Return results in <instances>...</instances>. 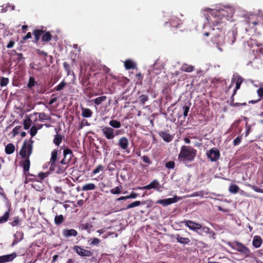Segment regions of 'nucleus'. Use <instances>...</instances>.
<instances>
[{
	"instance_id": "obj_1",
	"label": "nucleus",
	"mask_w": 263,
	"mask_h": 263,
	"mask_svg": "<svg viewBox=\"0 0 263 263\" xmlns=\"http://www.w3.org/2000/svg\"><path fill=\"white\" fill-rule=\"evenodd\" d=\"M210 10V9H208ZM210 14L205 16V20L209 24L217 26L225 23L232 17L234 11L232 7H224L220 9L211 10L209 11Z\"/></svg>"
},
{
	"instance_id": "obj_2",
	"label": "nucleus",
	"mask_w": 263,
	"mask_h": 263,
	"mask_svg": "<svg viewBox=\"0 0 263 263\" xmlns=\"http://www.w3.org/2000/svg\"><path fill=\"white\" fill-rule=\"evenodd\" d=\"M197 155V150L191 146L183 145L178 155V160L183 162H192Z\"/></svg>"
},
{
	"instance_id": "obj_3",
	"label": "nucleus",
	"mask_w": 263,
	"mask_h": 263,
	"mask_svg": "<svg viewBox=\"0 0 263 263\" xmlns=\"http://www.w3.org/2000/svg\"><path fill=\"white\" fill-rule=\"evenodd\" d=\"M203 35L205 36H211V42L217 45H220L223 43V32L219 28H213L209 31L204 32Z\"/></svg>"
},
{
	"instance_id": "obj_4",
	"label": "nucleus",
	"mask_w": 263,
	"mask_h": 263,
	"mask_svg": "<svg viewBox=\"0 0 263 263\" xmlns=\"http://www.w3.org/2000/svg\"><path fill=\"white\" fill-rule=\"evenodd\" d=\"M32 34L34 36V42L36 44L39 42L41 37V41L43 42V45L51 41L52 37L50 32L44 30L43 27L42 29H34L32 32Z\"/></svg>"
},
{
	"instance_id": "obj_5",
	"label": "nucleus",
	"mask_w": 263,
	"mask_h": 263,
	"mask_svg": "<svg viewBox=\"0 0 263 263\" xmlns=\"http://www.w3.org/2000/svg\"><path fill=\"white\" fill-rule=\"evenodd\" d=\"M182 223H184L185 226L187 227L190 230L194 231L199 233L200 235H201V233L198 232L199 230H201L203 232L206 234L215 235V233L209 228L206 226L202 227L201 224L199 223L195 222L190 220H184Z\"/></svg>"
},
{
	"instance_id": "obj_6",
	"label": "nucleus",
	"mask_w": 263,
	"mask_h": 263,
	"mask_svg": "<svg viewBox=\"0 0 263 263\" xmlns=\"http://www.w3.org/2000/svg\"><path fill=\"white\" fill-rule=\"evenodd\" d=\"M34 141L32 138L25 140L20 151L19 154L21 158L30 157L33 152Z\"/></svg>"
},
{
	"instance_id": "obj_7",
	"label": "nucleus",
	"mask_w": 263,
	"mask_h": 263,
	"mask_svg": "<svg viewBox=\"0 0 263 263\" xmlns=\"http://www.w3.org/2000/svg\"><path fill=\"white\" fill-rule=\"evenodd\" d=\"M101 132L103 136L107 140H111L116 136L121 134L122 130L120 129L115 130L111 127L103 126L101 128Z\"/></svg>"
},
{
	"instance_id": "obj_8",
	"label": "nucleus",
	"mask_w": 263,
	"mask_h": 263,
	"mask_svg": "<svg viewBox=\"0 0 263 263\" xmlns=\"http://www.w3.org/2000/svg\"><path fill=\"white\" fill-rule=\"evenodd\" d=\"M232 247L246 257L249 256L251 254L249 249L241 242L236 241L234 243V246H232Z\"/></svg>"
},
{
	"instance_id": "obj_9",
	"label": "nucleus",
	"mask_w": 263,
	"mask_h": 263,
	"mask_svg": "<svg viewBox=\"0 0 263 263\" xmlns=\"http://www.w3.org/2000/svg\"><path fill=\"white\" fill-rule=\"evenodd\" d=\"M73 250L82 257H91L93 255V253L90 250L84 249L81 246H75L73 247Z\"/></svg>"
},
{
	"instance_id": "obj_10",
	"label": "nucleus",
	"mask_w": 263,
	"mask_h": 263,
	"mask_svg": "<svg viewBox=\"0 0 263 263\" xmlns=\"http://www.w3.org/2000/svg\"><path fill=\"white\" fill-rule=\"evenodd\" d=\"M63 155L64 158L60 161V163L64 165H67L73 156V153L70 149L66 148L63 151Z\"/></svg>"
},
{
	"instance_id": "obj_11",
	"label": "nucleus",
	"mask_w": 263,
	"mask_h": 263,
	"mask_svg": "<svg viewBox=\"0 0 263 263\" xmlns=\"http://www.w3.org/2000/svg\"><path fill=\"white\" fill-rule=\"evenodd\" d=\"M206 154L207 156L212 162L216 161L218 160L220 156L219 151L215 147L211 148L207 152Z\"/></svg>"
},
{
	"instance_id": "obj_12",
	"label": "nucleus",
	"mask_w": 263,
	"mask_h": 263,
	"mask_svg": "<svg viewBox=\"0 0 263 263\" xmlns=\"http://www.w3.org/2000/svg\"><path fill=\"white\" fill-rule=\"evenodd\" d=\"M179 199V198L177 197V196H175L173 198L158 200L156 202V203L161 204L163 206H166L172 203L177 202Z\"/></svg>"
},
{
	"instance_id": "obj_13",
	"label": "nucleus",
	"mask_w": 263,
	"mask_h": 263,
	"mask_svg": "<svg viewBox=\"0 0 263 263\" xmlns=\"http://www.w3.org/2000/svg\"><path fill=\"white\" fill-rule=\"evenodd\" d=\"M118 145L122 150L125 151L127 153H129L128 149L129 141L126 137H122L120 138L118 141Z\"/></svg>"
},
{
	"instance_id": "obj_14",
	"label": "nucleus",
	"mask_w": 263,
	"mask_h": 263,
	"mask_svg": "<svg viewBox=\"0 0 263 263\" xmlns=\"http://www.w3.org/2000/svg\"><path fill=\"white\" fill-rule=\"evenodd\" d=\"M159 135L163 139V140L167 142H170L173 140L174 136L171 135L167 131H160L158 133Z\"/></svg>"
},
{
	"instance_id": "obj_15",
	"label": "nucleus",
	"mask_w": 263,
	"mask_h": 263,
	"mask_svg": "<svg viewBox=\"0 0 263 263\" xmlns=\"http://www.w3.org/2000/svg\"><path fill=\"white\" fill-rule=\"evenodd\" d=\"M16 256L15 253L0 256V263H4L12 261Z\"/></svg>"
},
{
	"instance_id": "obj_16",
	"label": "nucleus",
	"mask_w": 263,
	"mask_h": 263,
	"mask_svg": "<svg viewBox=\"0 0 263 263\" xmlns=\"http://www.w3.org/2000/svg\"><path fill=\"white\" fill-rule=\"evenodd\" d=\"M22 158L24 159V160L21 162V166L23 167L24 173L26 174V173H28L29 170L30 161L29 160V157Z\"/></svg>"
},
{
	"instance_id": "obj_17",
	"label": "nucleus",
	"mask_w": 263,
	"mask_h": 263,
	"mask_svg": "<svg viewBox=\"0 0 263 263\" xmlns=\"http://www.w3.org/2000/svg\"><path fill=\"white\" fill-rule=\"evenodd\" d=\"M159 185V183L157 180H154L149 184L143 187H139L138 189L140 190H151L152 189H157Z\"/></svg>"
},
{
	"instance_id": "obj_18",
	"label": "nucleus",
	"mask_w": 263,
	"mask_h": 263,
	"mask_svg": "<svg viewBox=\"0 0 263 263\" xmlns=\"http://www.w3.org/2000/svg\"><path fill=\"white\" fill-rule=\"evenodd\" d=\"M63 235L65 237H69L70 236H76L78 235V232L74 229H64L62 231Z\"/></svg>"
},
{
	"instance_id": "obj_19",
	"label": "nucleus",
	"mask_w": 263,
	"mask_h": 263,
	"mask_svg": "<svg viewBox=\"0 0 263 263\" xmlns=\"http://www.w3.org/2000/svg\"><path fill=\"white\" fill-rule=\"evenodd\" d=\"M262 243V239L260 236L256 235L253 237L252 244L255 248H258L260 247Z\"/></svg>"
},
{
	"instance_id": "obj_20",
	"label": "nucleus",
	"mask_w": 263,
	"mask_h": 263,
	"mask_svg": "<svg viewBox=\"0 0 263 263\" xmlns=\"http://www.w3.org/2000/svg\"><path fill=\"white\" fill-rule=\"evenodd\" d=\"M145 204H146V202L145 201H135L132 202L131 203L129 204L128 205H127L126 208L122 209V210H126L127 209H132V208H135L136 206H139L141 204L144 205Z\"/></svg>"
},
{
	"instance_id": "obj_21",
	"label": "nucleus",
	"mask_w": 263,
	"mask_h": 263,
	"mask_svg": "<svg viewBox=\"0 0 263 263\" xmlns=\"http://www.w3.org/2000/svg\"><path fill=\"white\" fill-rule=\"evenodd\" d=\"M55 129L56 130V133H58V130H57V129L55 128ZM63 138H64V137L62 135L59 134H57L54 136V139L53 140V143L55 145L59 146L60 144V143L62 142Z\"/></svg>"
},
{
	"instance_id": "obj_22",
	"label": "nucleus",
	"mask_w": 263,
	"mask_h": 263,
	"mask_svg": "<svg viewBox=\"0 0 263 263\" xmlns=\"http://www.w3.org/2000/svg\"><path fill=\"white\" fill-rule=\"evenodd\" d=\"M57 166V174H62L65 172L67 167V165H64L60 163V161L57 162L56 163Z\"/></svg>"
},
{
	"instance_id": "obj_23",
	"label": "nucleus",
	"mask_w": 263,
	"mask_h": 263,
	"mask_svg": "<svg viewBox=\"0 0 263 263\" xmlns=\"http://www.w3.org/2000/svg\"><path fill=\"white\" fill-rule=\"evenodd\" d=\"M23 232H17L16 234H14V236L15 237V239L13 240L12 246H14L16 244H17L19 241H20L23 238Z\"/></svg>"
},
{
	"instance_id": "obj_24",
	"label": "nucleus",
	"mask_w": 263,
	"mask_h": 263,
	"mask_svg": "<svg viewBox=\"0 0 263 263\" xmlns=\"http://www.w3.org/2000/svg\"><path fill=\"white\" fill-rule=\"evenodd\" d=\"M96 189V186L92 183H89L84 184L82 187V191H88L91 190H95Z\"/></svg>"
},
{
	"instance_id": "obj_25",
	"label": "nucleus",
	"mask_w": 263,
	"mask_h": 263,
	"mask_svg": "<svg viewBox=\"0 0 263 263\" xmlns=\"http://www.w3.org/2000/svg\"><path fill=\"white\" fill-rule=\"evenodd\" d=\"M124 66L127 70L136 68V64L130 60H126L124 62Z\"/></svg>"
},
{
	"instance_id": "obj_26",
	"label": "nucleus",
	"mask_w": 263,
	"mask_h": 263,
	"mask_svg": "<svg viewBox=\"0 0 263 263\" xmlns=\"http://www.w3.org/2000/svg\"><path fill=\"white\" fill-rule=\"evenodd\" d=\"M15 151V146L12 143L8 144L5 147V153L7 155H11Z\"/></svg>"
},
{
	"instance_id": "obj_27",
	"label": "nucleus",
	"mask_w": 263,
	"mask_h": 263,
	"mask_svg": "<svg viewBox=\"0 0 263 263\" xmlns=\"http://www.w3.org/2000/svg\"><path fill=\"white\" fill-rule=\"evenodd\" d=\"M82 116L84 118H90L92 115V111L86 108L82 107Z\"/></svg>"
},
{
	"instance_id": "obj_28",
	"label": "nucleus",
	"mask_w": 263,
	"mask_h": 263,
	"mask_svg": "<svg viewBox=\"0 0 263 263\" xmlns=\"http://www.w3.org/2000/svg\"><path fill=\"white\" fill-rule=\"evenodd\" d=\"M176 238L178 242L183 245H187L191 241L190 239L189 238L182 237L179 235H177Z\"/></svg>"
},
{
	"instance_id": "obj_29",
	"label": "nucleus",
	"mask_w": 263,
	"mask_h": 263,
	"mask_svg": "<svg viewBox=\"0 0 263 263\" xmlns=\"http://www.w3.org/2000/svg\"><path fill=\"white\" fill-rule=\"evenodd\" d=\"M170 26L173 27L177 28H178L180 25V20L178 18H172L170 20Z\"/></svg>"
},
{
	"instance_id": "obj_30",
	"label": "nucleus",
	"mask_w": 263,
	"mask_h": 263,
	"mask_svg": "<svg viewBox=\"0 0 263 263\" xmlns=\"http://www.w3.org/2000/svg\"><path fill=\"white\" fill-rule=\"evenodd\" d=\"M79 227L82 230H85L87 231L88 233H90V229L92 228V224L91 223H81L80 224Z\"/></svg>"
},
{
	"instance_id": "obj_31",
	"label": "nucleus",
	"mask_w": 263,
	"mask_h": 263,
	"mask_svg": "<svg viewBox=\"0 0 263 263\" xmlns=\"http://www.w3.org/2000/svg\"><path fill=\"white\" fill-rule=\"evenodd\" d=\"M242 82L243 79L241 77H239L237 78L236 82V86L233 90V92L232 94L233 96H235L236 95L237 90H238L240 88L241 84H242Z\"/></svg>"
},
{
	"instance_id": "obj_32",
	"label": "nucleus",
	"mask_w": 263,
	"mask_h": 263,
	"mask_svg": "<svg viewBox=\"0 0 263 263\" xmlns=\"http://www.w3.org/2000/svg\"><path fill=\"white\" fill-rule=\"evenodd\" d=\"M109 125L112 128L118 129L121 127V123L116 120H111L109 122Z\"/></svg>"
},
{
	"instance_id": "obj_33",
	"label": "nucleus",
	"mask_w": 263,
	"mask_h": 263,
	"mask_svg": "<svg viewBox=\"0 0 263 263\" xmlns=\"http://www.w3.org/2000/svg\"><path fill=\"white\" fill-rule=\"evenodd\" d=\"M107 99L106 96H103L101 97H98L95 99H93L92 101L94 102L95 106H99L103 102L106 101Z\"/></svg>"
},
{
	"instance_id": "obj_34",
	"label": "nucleus",
	"mask_w": 263,
	"mask_h": 263,
	"mask_svg": "<svg viewBox=\"0 0 263 263\" xmlns=\"http://www.w3.org/2000/svg\"><path fill=\"white\" fill-rule=\"evenodd\" d=\"M10 217V208L6 211L4 215L0 217V223H5L7 222Z\"/></svg>"
},
{
	"instance_id": "obj_35",
	"label": "nucleus",
	"mask_w": 263,
	"mask_h": 263,
	"mask_svg": "<svg viewBox=\"0 0 263 263\" xmlns=\"http://www.w3.org/2000/svg\"><path fill=\"white\" fill-rule=\"evenodd\" d=\"M33 181L37 182L36 176L28 173V175H26V180L25 181V183H27L29 182H33Z\"/></svg>"
},
{
	"instance_id": "obj_36",
	"label": "nucleus",
	"mask_w": 263,
	"mask_h": 263,
	"mask_svg": "<svg viewBox=\"0 0 263 263\" xmlns=\"http://www.w3.org/2000/svg\"><path fill=\"white\" fill-rule=\"evenodd\" d=\"M181 70L185 72H191L194 70V67L187 64H184L181 67Z\"/></svg>"
},
{
	"instance_id": "obj_37",
	"label": "nucleus",
	"mask_w": 263,
	"mask_h": 263,
	"mask_svg": "<svg viewBox=\"0 0 263 263\" xmlns=\"http://www.w3.org/2000/svg\"><path fill=\"white\" fill-rule=\"evenodd\" d=\"M32 120L29 117H26V118L23 121V125L25 129H28L31 126Z\"/></svg>"
},
{
	"instance_id": "obj_38",
	"label": "nucleus",
	"mask_w": 263,
	"mask_h": 263,
	"mask_svg": "<svg viewBox=\"0 0 263 263\" xmlns=\"http://www.w3.org/2000/svg\"><path fill=\"white\" fill-rule=\"evenodd\" d=\"M234 96L232 95V96L231 97V102H230V105L231 106H233V107H239V106H246L247 105V103L246 102H244V103H234Z\"/></svg>"
},
{
	"instance_id": "obj_39",
	"label": "nucleus",
	"mask_w": 263,
	"mask_h": 263,
	"mask_svg": "<svg viewBox=\"0 0 263 263\" xmlns=\"http://www.w3.org/2000/svg\"><path fill=\"white\" fill-rule=\"evenodd\" d=\"M58 151L57 149H53L51 152V156L50 160V162H57L58 160Z\"/></svg>"
},
{
	"instance_id": "obj_40",
	"label": "nucleus",
	"mask_w": 263,
	"mask_h": 263,
	"mask_svg": "<svg viewBox=\"0 0 263 263\" xmlns=\"http://www.w3.org/2000/svg\"><path fill=\"white\" fill-rule=\"evenodd\" d=\"M64 220L63 215H56L54 217V223L56 225L61 224Z\"/></svg>"
},
{
	"instance_id": "obj_41",
	"label": "nucleus",
	"mask_w": 263,
	"mask_h": 263,
	"mask_svg": "<svg viewBox=\"0 0 263 263\" xmlns=\"http://www.w3.org/2000/svg\"><path fill=\"white\" fill-rule=\"evenodd\" d=\"M49 173H44L41 172L39 173L37 177V182H42L43 180L48 176Z\"/></svg>"
},
{
	"instance_id": "obj_42",
	"label": "nucleus",
	"mask_w": 263,
	"mask_h": 263,
	"mask_svg": "<svg viewBox=\"0 0 263 263\" xmlns=\"http://www.w3.org/2000/svg\"><path fill=\"white\" fill-rule=\"evenodd\" d=\"M37 83V82L35 80V79L33 77H30L29 79L28 83L27 84V87L28 88H32L35 84Z\"/></svg>"
},
{
	"instance_id": "obj_43",
	"label": "nucleus",
	"mask_w": 263,
	"mask_h": 263,
	"mask_svg": "<svg viewBox=\"0 0 263 263\" xmlns=\"http://www.w3.org/2000/svg\"><path fill=\"white\" fill-rule=\"evenodd\" d=\"M239 188L238 186L236 184H231L230 185L229 191L230 193L236 194L238 192Z\"/></svg>"
},
{
	"instance_id": "obj_44",
	"label": "nucleus",
	"mask_w": 263,
	"mask_h": 263,
	"mask_svg": "<svg viewBox=\"0 0 263 263\" xmlns=\"http://www.w3.org/2000/svg\"><path fill=\"white\" fill-rule=\"evenodd\" d=\"M34 114H39V120L41 121L43 120H48L50 119V118L44 112L34 113Z\"/></svg>"
},
{
	"instance_id": "obj_45",
	"label": "nucleus",
	"mask_w": 263,
	"mask_h": 263,
	"mask_svg": "<svg viewBox=\"0 0 263 263\" xmlns=\"http://www.w3.org/2000/svg\"><path fill=\"white\" fill-rule=\"evenodd\" d=\"M21 220V219L18 216L14 217L13 218L12 221L10 222V224L13 227H15L19 224Z\"/></svg>"
},
{
	"instance_id": "obj_46",
	"label": "nucleus",
	"mask_w": 263,
	"mask_h": 263,
	"mask_svg": "<svg viewBox=\"0 0 263 263\" xmlns=\"http://www.w3.org/2000/svg\"><path fill=\"white\" fill-rule=\"evenodd\" d=\"M67 85V83L63 81L61 82L58 85L54 88V90L56 91H61Z\"/></svg>"
},
{
	"instance_id": "obj_47",
	"label": "nucleus",
	"mask_w": 263,
	"mask_h": 263,
	"mask_svg": "<svg viewBox=\"0 0 263 263\" xmlns=\"http://www.w3.org/2000/svg\"><path fill=\"white\" fill-rule=\"evenodd\" d=\"M104 169V167L102 165H98L95 169H94L91 174L93 175H96L97 174L99 173L101 171H103Z\"/></svg>"
},
{
	"instance_id": "obj_48",
	"label": "nucleus",
	"mask_w": 263,
	"mask_h": 263,
	"mask_svg": "<svg viewBox=\"0 0 263 263\" xmlns=\"http://www.w3.org/2000/svg\"><path fill=\"white\" fill-rule=\"evenodd\" d=\"M122 186H117L110 190V192L112 194H119L121 193Z\"/></svg>"
},
{
	"instance_id": "obj_49",
	"label": "nucleus",
	"mask_w": 263,
	"mask_h": 263,
	"mask_svg": "<svg viewBox=\"0 0 263 263\" xmlns=\"http://www.w3.org/2000/svg\"><path fill=\"white\" fill-rule=\"evenodd\" d=\"M9 80L8 78L2 77L0 81V85L1 87H4L8 85Z\"/></svg>"
},
{
	"instance_id": "obj_50",
	"label": "nucleus",
	"mask_w": 263,
	"mask_h": 263,
	"mask_svg": "<svg viewBox=\"0 0 263 263\" xmlns=\"http://www.w3.org/2000/svg\"><path fill=\"white\" fill-rule=\"evenodd\" d=\"M190 110V106L189 105H185L182 107L183 115L184 119H185L187 117Z\"/></svg>"
},
{
	"instance_id": "obj_51",
	"label": "nucleus",
	"mask_w": 263,
	"mask_h": 263,
	"mask_svg": "<svg viewBox=\"0 0 263 263\" xmlns=\"http://www.w3.org/2000/svg\"><path fill=\"white\" fill-rule=\"evenodd\" d=\"M148 100V97L145 95H142L139 97L140 102L142 105H144Z\"/></svg>"
},
{
	"instance_id": "obj_52",
	"label": "nucleus",
	"mask_w": 263,
	"mask_h": 263,
	"mask_svg": "<svg viewBox=\"0 0 263 263\" xmlns=\"http://www.w3.org/2000/svg\"><path fill=\"white\" fill-rule=\"evenodd\" d=\"M165 166L169 170L174 169L175 166V163L173 161H170L165 163Z\"/></svg>"
},
{
	"instance_id": "obj_53",
	"label": "nucleus",
	"mask_w": 263,
	"mask_h": 263,
	"mask_svg": "<svg viewBox=\"0 0 263 263\" xmlns=\"http://www.w3.org/2000/svg\"><path fill=\"white\" fill-rule=\"evenodd\" d=\"M21 128V126H16L13 128V129L11 132L12 137H15L16 135H17L19 133L20 130Z\"/></svg>"
},
{
	"instance_id": "obj_54",
	"label": "nucleus",
	"mask_w": 263,
	"mask_h": 263,
	"mask_svg": "<svg viewBox=\"0 0 263 263\" xmlns=\"http://www.w3.org/2000/svg\"><path fill=\"white\" fill-rule=\"evenodd\" d=\"M90 241H91L90 242L89 245L91 246H98L101 241L98 238H91Z\"/></svg>"
},
{
	"instance_id": "obj_55",
	"label": "nucleus",
	"mask_w": 263,
	"mask_h": 263,
	"mask_svg": "<svg viewBox=\"0 0 263 263\" xmlns=\"http://www.w3.org/2000/svg\"><path fill=\"white\" fill-rule=\"evenodd\" d=\"M37 129H38V128L36 127H35V126H33L31 127V128L30 129V134L31 136V138H32L33 137H34L36 134V133L37 132Z\"/></svg>"
},
{
	"instance_id": "obj_56",
	"label": "nucleus",
	"mask_w": 263,
	"mask_h": 263,
	"mask_svg": "<svg viewBox=\"0 0 263 263\" xmlns=\"http://www.w3.org/2000/svg\"><path fill=\"white\" fill-rule=\"evenodd\" d=\"M63 67L67 73V75H69L70 73V67L69 64L66 62L63 63Z\"/></svg>"
},
{
	"instance_id": "obj_57",
	"label": "nucleus",
	"mask_w": 263,
	"mask_h": 263,
	"mask_svg": "<svg viewBox=\"0 0 263 263\" xmlns=\"http://www.w3.org/2000/svg\"><path fill=\"white\" fill-rule=\"evenodd\" d=\"M36 53L40 56L47 57L48 55V53L44 51L41 50L39 49H36L35 50Z\"/></svg>"
},
{
	"instance_id": "obj_58",
	"label": "nucleus",
	"mask_w": 263,
	"mask_h": 263,
	"mask_svg": "<svg viewBox=\"0 0 263 263\" xmlns=\"http://www.w3.org/2000/svg\"><path fill=\"white\" fill-rule=\"evenodd\" d=\"M257 93L258 97H259V99H260V100H261L263 98V88L259 87L257 90Z\"/></svg>"
},
{
	"instance_id": "obj_59",
	"label": "nucleus",
	"mask_w": 263,
	"mask_h": 263,
	"mask_svg": "<svg viewBox=\"0 0 263 263\" xmlns=\"http://www.w3.org/2000/svg\"><path fill=\"white\" fill-rule=\"evenodd\" d=\"M241 141V137H236L233 142V144L234 145L236 146L239 145Z\"/></svg>"
},
{
	"instance_id": "obj_60",
	"label": "nucleus",
	"mask_w": 263,
	"mask_h": 263,
	"mask_svg": "<svg viewBox=\"0 0 263 263\" xmlns=\"http://www.w3.org/2000/svg\"><path fill=\"white\" fill-rule=\"evenodd\" d=\"M50 166L49 168V170L52 171H55L57 172V166H56V163L57 162L53 163L52 162H50Z\"/></svg>"
},
{
	"instance_id": "obj_61",
	"label": "nucleus",
	"mask_w": 263,
	"mask_h": 263,
	"mask_svg": "<svg viewBox=\"0 0 263 263\" xmlns=\"http://www.w3.org/2000/svg\"><path fill=\"white\" fill-rule=\"evenodd\" d=\"M142 160L143 161V162H144L145 163H146L147 164H151L152 163V162L150 160L149 157L148 156H143L142 157Z\"/></svg>"
},
{
	"instance_id": "obj_62",
	"label": "nucleus",
	"mask_w": 263,
	"mask_h": 263,
	"mask_svg": "<svg viewBox=\"0 0 263 263\" xmlns=\"http://www.w3.org/2000/svg\"><path fill=\"white\" fill-rule=\"evenodd\" d=\"M15 44V41L14 40H10L8 44L7 45V48H12Z\"/></svg>"
},
{
	"instance_id": "obj_63",
	"label": "nucleus",
	"mask_w": 263,
	"mask_h": 263,
	"mask_svg": "<svg viewBox=\"0 0 263 263\" xmlns=\"http://www.w3.org/2000/svg\"><path fill=\"white\" fill-rule=\"evenodd\" d=\"M138 194L135 192H132L128 196V199H135L138 197Z\"/></svg>"
},
{
	"instance_id": "obj_64",
	"label": "nucleus",
	"mask_w": 263,
	"mask_h": 263,
	"mask_svg": "<svg viewBox=\"0 0 263 263\" xmlns=\"http://www.w3.org/2000/svg\"><path fill=\"white\" fill-rule=\"evenodd\" d=\"M16 59L18 62H21L24 59L23 54L22 53H16Z\"/></svg>"
}]
</instances>
